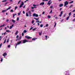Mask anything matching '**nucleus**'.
I'll use <instances>...</instances> for the list:
<instances>
[{"label": "nucleus", "mask_w": 75, "mask_h": 75, "mask_svg": "<svg viewBox=\"0 0 75 75\" xmlns=\"http://www.w3.org/2000/svg\"><path fill=\"white\" fill-rule=\"evenodd\" d=\"M68 1H66L64 2V7H67V5H68Z\"/></svg>", "instance_id": "nucleus-1"}, {"label": "nucleus", "mask_w": 75, "mask_h": 75, "mask_svg": "<svg viewBox=\"0 0 75 75\" xmlns=\"http://www.w3.org/2000/svg\"><path fill=\"white\" fill-rule=\"evenodd\" d=\"M21 43V41L18 42L16 44L15 48H16L17 47V45H19V44H20Z\"/></svg>", "instance_id": "nucleus-2"}, {"label": "nucleus", "mask_w": 75, "mask_h": 75, "mask_svg": "<svg viewBox=\"0 0 75 75\" xmlns=\"http://www.w3.org/2000/svg\"><path fill=\"white\" fill-rule=\"evenodd\" d=\"M21 5L19 6V8H21L23 7V6L24 5V2H21Z\"/></svg>", "instance_id": "nucleus-3"}, {"label": "nucleus", "mask_w": 75, "mask_h": 75, "mask_svg": "<svg viewBox=\"0 0 75 75\" xmlns=\"http://www.w3.org/2000/svg\"><path fill=\"white\" fill-rule=\"evenodd\" d=\"M33 17H38V14H36L34 13L33 14Z\"/></svg>", "instance_id": "nucleus-4"}, {"label": "nucleus", "mask_w": 75, "mask_h": 75, "mask_svg": "<svg viewBox=\"0 0 75 75\" xmlns=\"http://www.w3.org/2000/svg\"><path fill=\"white\" fill-rule=\"evenodd\" d=\"M28 42V41L26 40H23V43L24 44V43H25V42Z\"/></svg>", "instance_id": "nucleus-5"}, {"label": "nucleus", "mask_w": 75, "mask_h": 75, "mask_svg": "<svg viewBox=\"0 0 75 75\" xmlns=\"http://www.w3.org/2000/svg\"><path fill=\"white\" fill-rule=\"evenodd\" d=\"M25 38H27V39H31V38H31V37H30L28 36H25Z\"/></svg>", "instance_id": "nucleus-6"}, {"label": "nucleus", "mask_w": 75, "mask_h": 75, "mask_svg": "<svg viewBox=\"0 0 75 75\" xmlns=\"http://www.w3.org/2000/svg\"><path fill=\"white\" fill-rule=\"evenodd\" d=\"M51 0H50L48 2V3H47V4H48V5H49V6H50V4L52 3V2H51Z\"/></svg>", "instance_id": "nucleus-7"}, {"label": "nucleus", "mask_w": 75, "mask_h": 75, "mask_svg": "<svg viewBox=\"0 0 75 75\" xmlns=\"http://www.w3.org/2000/svg\"><path fill=\"white\" fill-rule=\"evenodd\" d=\"M40 6H43V5H44V2H43L41 3L40 4Z\"/></svg>", "instance_id": "nucleus-8"}, {"label": "nucleus", "mask_w": 75, "mask_h": 75, "mask_svg": "<svg viewBox=\"0 0 75 75\" xmlns=\"http://www.w3.org/2000/svg\"><path fill=\"white\" fill-rule=\"evenodd\" d=\"M13 27H14V25L13 24L12 25H11L9 27V29H11Z\"/></svg>", "instance_id": "nucleus-9"}, {"label": "nucleus", "mask_w": 75, "mask_h": 75, "mask_svg": "<svg viewBox=\"0 0 75 75\" xmlns=\"http://www.w3.org/2000/svg\"><path fill=\"white\" fill-rule=\"evenodd\" d=\"M7 55V53H5L3 54V56H6Z\"/></svg>", "instance_id": "nucleus-10"}, {"label": "nucleus", "mask_w": 75, "mask_h": 75, "mask_svg": "<svg viewBox=\"0 0 75 75\" xmlns=\"http://www.w3.org/2000/svg\"><path fill=\"white\" fill-rule=\"evenodd\" d=\"M34 18V19H35V20H36V21H38V20H39V18Z\"/></svg>", "instance_id": "nucleus-11"}, {"label": "nucleus", "mask_w": 75, "mask_h": 75, "mask_svg": "<svg viewBox=\"0 0 75 75\" xmlns=\"http://www.w3.org/2000/svg\"><path fill=\"white\" fill-rule=\"evenodd\" d=\"M6 32H7V33H11V31L8 30H6Z\"/></svg>", "instance_id": "nucleus-12"}, {"label": "nucleus", "mask_w": 75, "mask_h": 75, "mask_svg": "<svg viewBox=\"0 0 75 75\" xmlns=\"http://www.w3.org/2000/svg\"><path fill=\"white\" fill-rule=\"evenodd\" d=\"M12 21L13 22V23H15L16 22V21H15V20H14L13 19L12 20Z\"/></svg>", "instance_id": "nucleus-13"}, {"label": "nucleus", "mask_w": 75, "mask_h": 75, "mask_svg": "<svg viewBox=\"0 0 75 75\" xmlns=\"http://www.w3.org/2000/svg\"><path fill=\"white\" fill-rule=\"evenodd\" d=\"M18 31H16V33H15V35H17L18 34Z\"/></svg>", "instance_id": "nucleus-14"}, {"label": "nucleus", "mask_w": 75, "mask_h": 75, "mask_svg": "<svg viewBox=\"0 0 75 75\" xmlns=\"http://www.w3.org/2000/svg\"><path fill=\"white\" fill-rule=\"evenodd\" d=\"M37 39V38H33L32 39V40L33 41V40H35Z\"/></svg>", "instance_id": "nucleus-15"}, {"label": "nucleus", "mask_w": 75, "mask_h": 75, "mask_svg": "<svg viewBox=\"0 0 75 75\" xmlns=\"http://www.w3.org/2000/svg\"><path fill=\"white\" fill-rule=\"evenodd\" d=\"M22 37L21 36H20L19 39H18V41H20Z\"/></svg>", "instance_id": "nucleus-16"}, {"label": "nucleus", "mask_w": 75, "mask_h": 75, "mask_svg": "<svg viewBox=\"0 0 75 75\" xmlns=\"http://www.w3.org/2000/svg\"><path fill=\"white\" fill-rule=\"evenodd\" d=\"M59 7H62L63 6V4H60L59 5Z\"/></svg>", "instance_id": "nucleus-17"}, {"label": "nucleus", "mask_w": 75, "mask_h": 75, "mask_svg": "<svg viewBox=\"0 0 75 75\" xmlns=\"http://www.w3.org/2000/svg\"><path fill=\"white\" fill-rule=\"evenodd\" d=\"M11 8V6H9L8 8L6 10H8L9 9H10Z\"/></svg>", "instance_id": "nucleus-18"}, {"label": "nucleus", "mask_w": 75, "mask_h": 75, "mask_svg": "<svg viewBox=\"0 0 75 75\" xmlns=\"http://www.w3.org/2000/svg\"><path fill=\"white\" fill-rule=\"evenodd\" d=\"M7 11V10H3L2 11V13H4V12H5Z\"/></svg>", "instance_id": "nucleus-19"}, {"label": "nucleus", "mask_w": 75, "mask_h": 75, "mask_svg": "<svg viewBox=\"0 0 75 75\" xmlns=\"http://www.w3.org/2000/svg\"><path fill=\"white\" fill-rule=\"evenodd\" d=\"M26 16L27 17H28L29 16H28V13L26 12Z\"/></svg>", "instance_id": "nucleus-20"}, {"label": "nucleus", "mask_w": 75, "mask_h": 75, "mask_svg": "<svg viewBox=\"0 0 75 75\" xmlns=\"http://www.w3.org/2000/svg\"><path fill=\"white\" fill-rule=\"evenodd\" d=\"M16 15H17V14L16 13L15 14H13V17H14V16H16Z\"/></svg>", "instance_id": "nucleus-21"}, {"label": "nucleus", "mask_w": 75, "mask_h": 75, "mask_svg": "<svg viewBox=\"0 0 75 75\" xmlns=\"http://www.w3.org/2000/svg\"><path fill=\"white\" fill-rule=\"evenodd\" d=\"M28 13L29 14H31V12L30 11H29L28 12Z\"/></svg>", "instance_id": "nucleus-22"}, {"label": "nucleus", "mask_w": 75, "mask_h": 75, "mask_svg": "<svg viewBox=\"0 0 75 75\" xmlns=\"http://www.w3.org/2000/svg\"><path fill=\"white\" fill-rule=\"evenodd\" d=\"M69 16L67 18L66 20H68L69 19Z\"/></svg>", "instance_id": "nucleus-23"}, {"label": "nucleus", "mask_w": 75, "mask_h": 75, "mask_svg": "<svg viewBox=\"0 0 75 75\" xmlns=\"http://www.w3.org/2000/svg\"><path fill=\"white\" fill-rule=\"evenodd\" d=\"M23 33H27V31H26V30H25L23 31Z\"/></svg>", "instance_id": "nucleus-24"}, {"label": "nucleus", "mask_w": 75, "mask_h": 75, "mask_svg": "<svg viewBox=\"0 0 75 75\" xmlns=\"http://www.w3.org/2000/svg\"><path fill=\"white\" fill-rule=\"evenodd\" d=\"M35 30H37V28H35L33 29L32 30L33 31H35Z\"/></svg>", "instance_id": "nucleus-25"}, {"label": "nucleus", "mask_w": 75, "mask_h": 75, "mask_svg": "<svg viewBox=\"0 0 75 75\" xmlns=\"http://www.w3.org/2000/svg\"><path fill=\"white\" fill-rule=\"evenodd\" d=\"M54 23H55V25L54 27H56V25H57V23L55 22Z\"/></svg>", "instance_id": "nucleus-26"}, {"label": "nucleus", "mask_w": 75, "mask_h": 75, "mask_svg": "<svg viewBox=\"0 0 75 75\" xmlns=\"http://www.w3.org/2000/svg\"><path fill=\"white\" fill-rule=\"evenodd\" d=\"M7 0H4L3 1H2V2H6L7 1Z\"/></svg>", "instance_id": "nucleus-27"}, {"label": "nucleus", "mask_w": 75, "mask_h": 75, "mask_svg": "<svg viewBox=\"0 0 75 75\" xmlns=\"http://www.w3.org/2000/svg\"><path fill=\"white\" fill-rule=\"evenodd\" d=\"M74 3V1H72L71 2H69V3L71 4V3Z\"/></svg>", "instance_id": "nucleus-28"}, {"label": "nucleus", "mask_w": 75, "mask_h": 75, "mask_svg": "<svg viewBox=\"0 0 75 75\" xmlns=\"http://www.w3.org/2000/svg\"><path fill=\"white\" fill-rule=\"evenodd\" d=\"M47 17L48 18H51V16H48Z\"/></svg>", "instance_id": "nucleus-29"}, {"label": "nucleus", "mask_w": 75, "mask_h": 75, "mask_svg": "<svg viewBox=\"0 0 75 75\" xmlns=\"http://www.w3.org/2000/svg\"><path fill=\"white\" fill-rule=\"evenodd\" d=\"M62 14H63V11H61V12H60V14H61V15H62Z\"/></svg>", "instance_id": "nucleus-30"}, {"label": "nucleus", "mask_w": 75, "mask_h": 75, "mask_svg": "<svg viewBox=\"0 0 75 75\" xmlns=\"http://www.w3.org/2000/svg\"><path fill=\"white\" fill-rule=\"evenodd\" d=\"M34 8H36V7H32L31 8H32V9H33H33H34Z\"/></svg>", "instance_id": "nucleus-31"}, {"label": "nucleus", "mask_w": 75, "mask_h": 75, "mask_svg": "<svg viewBox=\"0 0 75 75\" xmlns=\"http://www.w3.org/2000/svg\"><path fill=\"white\" fill-rule=\"evenodd\" d=\"M6 39H5V40H4V44H5V43H6Z\"/></svg>", "instance_id": "nucleus-32"}, {"label": "nucleus", "mask_w": 75, "mask_h": 75, "mask_svg": "<svg viewBox=\"0 0 75 75\" xmlns=\"http://www.w3.org/2000/svg\"><path fill=\"white\" fill-rule=\"evenodd\" d=\"M5 25L4 24L3 25H1V26H0V27L1 28V27H4V26Z\"/></svg>", "instance_id": "nucleus-33"}, {"label": "nucleus", "mask_w": 75, "mask_h": 75, "mask_svg": "<svg viewBox=\"0 0 75 75\" xmlns=\"http://www.w3.org/2000/svg\"><path fill=\"white\" fill-rule=\"evenodd\" d=\"M73 7V5H70V6L69 7V8H71V7Z\"/></svg>", "instance_id": "nucleus-34"}, {"label": "nucleus", "mask_w": 75, "mask_h": 75, "mask_svg": "<svg viewBox=\"0 0 75 75\" xmlns=\"http://www.w3.org/2000/svg\"><path fill=\"white\" fill-rule=\"evenodd\" d=\"M43 26V24H41L40 25V27H42Z\"/></svg>", "instance_id": "nucleus-35"}, {"label": "nucleus", "mask_w": 75, "mask_h": 75, "mask_svg": "<svg viewBox=\"0 0 75 75\" xmlns=\"http://www.w3.org/2000/svg\"><path fill=\"white\" fill-rule=\"evenodd\" d=\"M19 20V18H17V21H18Z\"/></svg>", "instance_id": "nucleus-36"}, {"label": "nucleus", "mask_w": 75, "mask_h": 75, "mask_svg": "<svg viewBox=\"0 0 75 75\" xmlns=\"http://www.w3.org/2000/svg\"><path fill=\"white\" fill-rule=\"evenodd\" d=\"M8 21H9V20H8V19H7L6 20V22H8Z\"/></svg>", "instance_id": "nucleus-37"}, {"label": "nucleus", "mask_w": 75, "mask_h": 75, "mask_svg": "<svg viewBox=\"0 0 75 75\" xmlns=\"http://www.w3.org/2000/svg\"><path fill=\"white\" fill-rule=\"evenodd\" d=\"M2 45V43H1L0 44V48H1V46Z\"/></svg>", "instance_id": "nucleus-38"}, {"label": "nucleus", "mask_w": 75, "mask_h": 75, "mask_svg": "<svg viewBox=\"0 0 75 75\" xmlns=\"http://www.w3.org/2000/svg\"><path fill=\"white\" fill-rule=\"evenodd\" d=\"M20 2H21V0H20L18 2V4H19V3H20Z\"/></svg>", "instance_id": "nucleus-39"}, {"label": "nucleus", "mask_w": 75, "mask_h": 75, "mask_svg": "<svg viewBox=\"0 0 75 75\" xmlns=\"http://www.w3.org/2000/svg\"><path fill=\"white\" fill-rule=\"evenodd\" d=\"M10 47H11V46L10 45H8V48H10Z\"/></svg>", "instance_id": "nucleus-40"}, {"label": "nucleus", "mask_w": 75, "mask_h": 75, "mask_svg": "<svg viewBox=\"0 0 75 75\" xmlns=\"http://www.w3.org/2000/svg\"><path fill=\"white\" fill-rule=\"evenodd\" d=\"M16 8H17V6L15 7V10H16Z\"/></svg>", "instance_id": "nucleus-41"}, {"label": "nucleus", "mask_w": 75, "mask_h": 75, "mask_svg": "<svg viewBox=\"0 0 75 75\" xmlns=\"http://www.w3.org/2000/svg\"><path fill=\"white\" fill-rule=\"evenodd\" d=\"M71 12H70V13H69V16H71Z\"/></svg>", "instance_id": "nucleus-42"}, {"label": "nucleus", "mask_w": 75, "mask_h": 75, "mask_svg": "<svg viewBox=\"0 0 75 75\" xmlns=\"http://www.w3.org/2000/svg\"><path fill=\"white\" fill-rule=\"evenodd\" d=\"M22 35L23 37V36H24V33H22Z\"/></svg>", "instance_id": "nucleus-43"}, {"label": "nucleus", "mask_w": 75, "mask_h": 75, "mask_svg": "<svg viewBox=\"0 0 75 75\" xmlns=\"http://www.w3.org/2000/svg\"><path fill=\"white\" fill-rule=\"evenodd\" d=\"M18 16H20V14H21V13H18Z\"/></svg>", "instance_id": "nucleus-44"}, {"label": "nucleus", "mask_w": 75, "mask_h": 75, "mask_svg": "<svg viewBox=\"0 0 75 75\" xmlns=\"http://www.w3.org/2000/svg\"><path fill=\"white\" fill-rule=\"evenodd\" d=\"M33 6H34V7H35V6H37V5H35L34 4L33 5Z\"/></svg>", "instance_id": "nucleus-45"}, {"label": "nucleus", "mask_w": 75, "mask_h": 75, "mask_svg": "<svg viewBox=\"0 0 75 75\" xmlns=\"http://www.w3.org/2000/svg\"><path fill=\"white\" fill-rule=\"evenodd\" d=\"M10 12H13L14 11H13V9H11V11H10Z\"/></svg>", "instance_id": "nucleus-46"}, {"label": "nucleus", "mask_w": 75, "mask_h": 75, "mask_svg": "<svg viewBox=\"0 0 75 75\" xmlns=\"http://www.w3.org/2000/svg\"><path fill=\"white\" fill-rule=\"evenodd\" d=\"M8 41H9V39H8L7 40V42H8Z\"/></svg>", "instance_id": "nucleus-47"}, {"label": "nucleus", "mask_w": 75, "mask_h": 75, "mask_svg": "<svg viewBox=\"0 0 75 75\" xmlns=\"http://www.w3.org/2000/svg\"><path fill=\"white\" fill-rule=\"evenodd\" d=\"M48 24H46V27H48Z\"/></svg>", "instance_id": "nucleus-48"}, {"label": "nucleus", "mask_w": 75, "mask_h": 75, "mask_svg": "<svg viewBox=\"0 0 75 75\" xmlns=\"http://www.w3.org/2000/svg\"><path fill=\"white\" fill-rule=\"evenodd\" d=\"M52 10H51V11L50 12V13H52Z\"/></svg>", "instance_id": "nucleus-49"}, {"label": "nucleus", "mask_w": 75, "mask_h": 75, "mask_svg": "<svg viewBox=\"0 0 75 75\" xmlns=\"http://www.w3.org/2000/svg\"><path fill=\"white\" fill-rule=\"evenodd\" d=\"M59 10L60 11H61V10H62V8H60Z\"/></svg>", "instance_id": "nucleus-50"}, {"label": "nucleus", "mask_w": 75, "mask_h": 75, "mask_svg": "<svg viewBox=\"0 0 75 75\" xmlns=\"http://www.w3.org/2000/svg\"><path fill=\"white\" fill-rule=\"evenodd\" d=\"M8 2H7L5 4V6H6V4H8Z\"/></svg>", "instance_id": "nucleus-51"}, {"label": "nucleus", "mask_w": 75, "mask_h": 75, "mask_svg": "<svg viewBox=\"0 0 75 75\" xmlns=\"http://www.w3.org/2000/svg\"><path fill=\"white\" fill-rule=\"evenodd\" d=\"M73 17H75V14H74V15L73 16Z\"/></svg>", "instance_id": "nucleus-52"}, {"label": "nucleus", "mask_w": 75, "mask_h": 75, "mask_svg": "<svg viewBox=\"0 0 75 75\" xmlns=\"http://www.w3.org/2000/svg\"><path fill=\"white\" fill-rule=\"evenodd\" d=\"M53 8L52 6H50V8Z\"/></svg>", "instance_id": "nucleus-53"}, {"label": "nucleus", "mask_w": 75, "mask_h": 75, "mask_svg": "<svg viewBox=\"0 0 75 75\" xmlns=\"http://www.w3.org/2000/svg\"><path fill=\"white\" fill-rule=\"evenodd\" d=\"M1 62L2 61H3V59L2 58H1Z\"/></svg>", "instance_id": "nucleus-54"}, {"label": "nucleus", "mask_w": 75, "mask_h": 75, "mask_svg": "<svg viewBox=\"0 0 75 75\" xmlns=\"http://www.w3.org/2000/svg\"><path fill=\"white\" fill-rule=\"evenodd\" d=\"M45 37H46V40H47V35H46L45 36Z\"/></svg>", "instance_id": "nucleus-55"}, {"label": "nucleus", "mask_w": 75, "mask_h": 75, "mask_svg": "<svg viewBox=\"0 0 75 75\" xmlns=\"http://www.w3.org/2000/svg\"><path fill=\"white\" fill-rule=\"evenodd\" d=\"M18 38V35H17V36H16V38H17H17Z\"/></svg>", "instance_id": "nucleus-56"}, {"label": "nucleus", "mask_w": 75, "mask_h": 75, "mask_svg": "<svg viewBox=\"0 0 75 75\" xmlns=\"http://www.w3.org/2000/svg\"><path fill=\"white\" fill-rule=\"evenodd\" d=\"M44 13H45V12L43 11L42 13V14H44Z\"/></svg>", "instance_id": "nucleus-57"}, {"label": "nucleus", "mask_w": 75, "mask_h": 75, "mask_svg": "<svg viewBox=\"0 0 75 75\" xmlns=\"http://www.w3.org/2000/svg\"><path fill=\"white\" fill-rule=\"evenodd\" d=\"M39 22H40V21H36V23H38Z\"/></svg>", "instance_id": "nucleus-58"}, {"label": "nucleus", "mask_w": 75, "mask_h": 75, "mask_svg": "<svg viewBox=\"0 0 75 75\" xmlns=\"http://www.w3.org/2000/svg\"><path fill=\"white\" fill-rule=\"evenodd\" d=\"M34 21H32V24L34 23Z\"/></svg>", "instance_id": "nucleus-59"}, {"label": "nucleus", "mask_w": 75, "mask_h": 75, "mask_svg": "<svg viewBox=\"0 0 75 75\" xmlns=\"http://www.w3.org/2000/svg\"><path fill=\"white\" fill-rule=\"evenodd\" d=\"M33 28H30V30H32V29H33Z\"/></svg>", "instance_id": "nucleus-60"}, {"label": "nucleus", "mask_w": 75, "mask_h": 75, "mask_svg": "<svg viewBox=\"0 0 75 75\" xmlns=\"http://www.w3.org/2000/svg\"><path fill=\"white\" fill-rule=\"evenodd\" d=\"M1 36H0V41H1Z\"/></svg>", "instance_id": "nucleus-61"}, {"label": "nucleus", "mask_w": 75, "mask_h": 75, "mask_svg": "<svg viewBox=\"0 0 75 75\" xmlns=\"http://www.w3.org/2000/svg\"><path fill=\"white\" fill-rule=\"evenodd\" d=\"M23 14H25V12H24V11H23Z\"/></svg>", "instance_id": "nucleus-62"}, {"label": "nucleus", "mask_w": 75, "mask_h": 75, "mask_svg": "<svg viewBox=\"0 0 75 75\" xmlns=\"http://www.w3.org/2000/svg\"><path fill=\"white\" fill-rule=\"evenodd\" d=\"M55 19H58V17H56L55 18Z\"/></svg>", "instance_id": "nucleus-63"}, {"label": "nucleus", "mask_w": 75, "mask_h": 75, "mask_svg": "<svg viewBox=\"0 0 75 75\" xmlns=\"http://www.w3.org/2000/svg\"><path fill=\"white\" fill-rule=\"evenodd\" d=\"M75 21V19H74V20H73V21Z\"/></svg>", "instance_id": "nucleus-64"}]
</instances>
